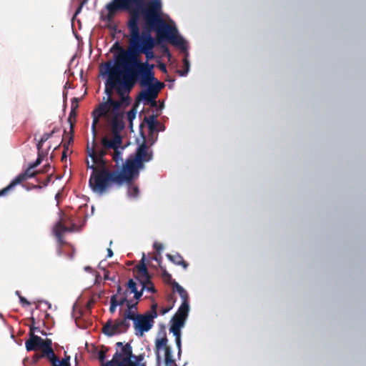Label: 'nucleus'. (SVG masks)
Masks as SVG:
<instances>
[{
  "mask_svg": "<svg viewBox=\"0 0 366 366\" xmlns=\"http://www.w3.org/2000/svg\"><path fill=\"white\" fill-rule=\"evenodd\" d=\"M167 300H168V301H172V302H174V298H173V296H172V295H168V297H167Z\"/></svg>",
  "mask_w": 366,
  "mask_h": 366,
  "instance_id": "53",
  "label": "nucleus"
},
{
  "mask_svg": "<svg viewBox=\"0 0 366 366\" xmlns=\"http://www.w3.org/2000/svg\"><path fill=\"white\" fill-rule=\"evenodd\" d=\"M145 256L143 254L142 259H141L139 264L136 266V269L137 271L138 275L142 280L149 279L150 278L147 265L144 262Z\"/></svg>",
  "mask_w": 366,
  "mask_h": 366,
  "instance_id": "21",
  "label": "nucleus"
},
{
  "mask_svg": "<svg viewBox=\"0 0 366 366\" xmlns=\"http://www.w3.org/2000/svg\"><path fill=\"white\" fill-rule=\"evenodd\" d=\"M84 6V2H81L78 6V8L76 9V11H75V14H74V16H76V15H78L81 11V9H82V7Z\"/></svg>",
  "mask_w": 366,
  "mask_h": 366,
  "instance_id": "45",
  "label": "nucleus"
},
{
  "mask_svg": "<svg viewBox=\"0 0 366 366\" xmlns=\"http://www.w3.org/2000/svg\"><path fill=\"white\" fill-rule=\"evenodd\" d=\"M105 73L109 74V79L106 83L105 93L108 95L107 100L103 98L104 102L100 103L92 112L93 122L92 124V132L94 136L97 134V125L99 119L106 115L110 109L117 110L122 107H126L130 104L131 99L129 93L134 85V80L132 76L131 69L127 70V74L121 80L117 76V70L112 66V61L106 62L104 65Z\"/></svg>",
  "mask_w": 366,
  "mask_h": 366,
  "instance_id": "2",
  "label": "nucleus"
},
{
  "mask_svg": "<svg viewBox=\"0 0 366 366\" xmlns=\"http://www.w3.org/2000/svg\"><path fill=\"white\" fill-rule=\"evenodd\" d=\"M167 257L172 263H174L176 265L182 266L184 269H187L189 266V264L184 259L183 257L179 253H176L174 254H167Z\"/></svg>",
  "mask_w": 366,
  "mask_h": 366,
  "instance_id": "20",
  "label": "nucleus"
},
{
  "mask_svg": "<svg viewBox=\"0 0 366 366\" xmlns=\"http://www.w3.org/2000/svg\"><path fill=\"white\" fill-rule=\"evenodd\" d=\"M76 114H76V110H71V109L69 115V117H68V122L70 124L71 129V130L73 129V127H74V122H75Z\"/></svg>",
  "mask_w": 366,
  "mask_h": 366,
  "instance_id": "32",
  "label": "nucleus"
},
{
  "mask_svg": "<svg viewBox=\"0 0 366 366\" xmlns=\"http://www.w3.org/2000/svg\"><path fill=\"white\" fill-rule=\"evenodd\" d=\"M183 64H184V69L182 71H179L180 76H186L188 74L189 70V61L187 57H185L183 59Z\"/></svg>",
  "mask_w": 366,
  "mask_h": 366,
  "instance_id": "31",
  "label": "nucleus"
},
{
  "mask_svg": "<svg viewBox=\"0 0 366 366\" xmlns=\"http://www.w3.org/2000/svg\"><path fill=\"white\" fill-rule=\"evenodd\" d=\"M104 279L105 280H110L112 281H114V278H112L109 277V271H106L105 273H104Z\"/></svg>",
  "mask_w": 366,
  "mask_h": 366,
  "instance_id": "48",
  "label": "nucleus"
},
{
  "mask_svg": "<svg viewBox=\"0 0 366 366\" xmlns=\"http://www.w3.org/2000/svg\"><path fill=\"white\" fill-rule=\"evenodd\" d=\"M155 140H152L150 143V145H152L154 143Z\"/></svg>",
  "mask_w": 366,
  "mask_h": 366,
  "instance_id": "60",
  "label": "nucleus"
},
{
  "mask_svg": "<svg viewBox=\"0 0 366 366\" xmlns=\"http://www.w3.org/2000/svg\"><path fill=\"white\" fill-rule=\"evenodd\" d=\"M92 174L90 176L89 184L94 192L102 194L109 188L112 184H120L117 179V172L110 171L107 168H97L95 165H92Z\"/></svg>",
  "mask_w": 366,
  "mask_h": 366,
  "instance_id": "8",
  "label": "nucleus"
},
{
  "mask_svg": "<svg viewBox=\"0 0 366 366\" xmlns=\"http://www.w3.org/2000/svg\"><path fill=\"white\" fill-rule=\"evenodd\" d=\"M51 174L50 175H48L46 178V179L43 182V185L44 187L47 186L48 184L51 182Z\"/></svg>",
  "mask_w": 366,
  "mask_h": 366,
  "instance_id": "46",
  "label": "nucleus"
},
{
  "mask_svg": "<svg viewBox=\"0 0 366 366\" xmlns=\"http://www.w3.org/2000/svg\"><path fill=\"white\" fill-rule=\"evenodd\" d=\"M126 54L134 66V69H131L134 84L137 79H139L142 86H147L146 90L140 92L139 98L150 103L152 107H155L157 105L155 99L161 89L164 87V84L154 77L152 64H149L147 61L141 62L132 54Z\"/></svg>",
  "mask_w": 366,
  "mask_h": 366,
  "instance_id": "4",
  "label": "nucleus"
},
{
  "mask_svg": "<svg viewBox=\"0 0 366 366\" xmlns=\"http://www.w3.org/2000/svg\"><path fill=\"white\" fill-rule=\"evenodd\" d=\"M45 154H44L43 151L42 152H38V157L37 158H41V161H43V159L44 157Z\"/></svg>",
  "mask_w": 366,
  "mask_h": 366,
  "instance_id": "51",
  "label": "nucleus"
},
{
  "mask_svg": "<svg viewBox=\"0 0 366 366\" xmlns=\"http://www.w3.org/2000/svg\"><path fill=\"white\" fill-rule=\"evenodd\" d=\"M106 9L108 14L103 19L109 23L113 21L118 11L125 10L129 12V30L132 19L136 16L137 25L139 26V20L142 16L146 27L149 31H156L159 39H165L182 49L186 48V42L178 34L177 29L167 24L162 19V0H113L106 5Z\"/></svg>",
  "mask_w": 366,
  "mask_h": 366,
  "instance_id": "1",
  "label": "nucleus"
},
{
  "mask_svg": "<svg viewBox=\"0 0 366 366\" xmlns=\"http://www.w3.org/2000/svg\"><path fill=\"white\" fill-rule=\"evenodd\" d=\"M131 156L142 168H144V164L152 160L153 151L150 146L144 141L137 148L135 153Z\"/></svg>",
  "mask_w": 366,
  "mask_h": 366,
  "instance_id": "12",
  "label": "nucleus"
},
{
  "mask_svg": "<svg viewBox=\"0 0 366 366\" xmlns=\"http://www.w3.org/2000/svg\"><path fill=\"white\" fill-rule=\"evenodd\" d=\"M88 0H83L81 2H84V4L86 3Z\"/></svg>",
  "mask_w": 366,
  "mask_h": 366,
  "instance_id": "61",
  "label": "nucleus"
},
{
  "mask_svg": "<svg viewBox=\"0 0 366 366\" xmlns=\"http://www.w3.org/2000/svg\"><path fill=\"white\" fill-rule=\"evenodd\" d=\"M142 292L143 290H142L140 292H139L138 290H136L135 292H133L132 293L134 294V298L136 300H139L140 297H142Z\"/></svg>",
  "mask_w": 366,
  "mask_h": 366,
  "instance_id": "44",
  "label": "nucleus"
},
{
  "mask_svg": "<svg viewBox=\"0 0 366 366\" xmlns=\"http://www.w3.org/2000/svg\"><path fill=\"white\" fill-rule=\"evenodd\" d=\"M60 131L59 128L54 127L51 132L44 133L41 138V142H46L50 137H51L55 133L59 132Z\"/></svg>",
  "mask_w": 366,
  "mask_h": 366,
  "instance_id": "29",
  "label": "nucleus"
},
{
  "mask_svg": "<svg viewBox=\"0 0 366 366\" xmlns=\"http://www.w3.org/2000/svg\"><path fill=\"white\" fill-rule=\"evenodd\" d=\"M122 143V138L121 135L118 133L114 134V137L112 139H108L107 137H104L102 139V145L104 149H112L116 150L121 147V144Z\"/></svg>",
  "mask_w": 366,
  "mask_h": 366,
  "instance_id": "16",
  "label": "nucleus"
},
{
  "mask_svg": "<svg viewBox=\"0 0 366 366\" xmlns=\"http://www.w3.org/2000/svg\"><path fill=\"white\" fill-rule=\"evenodd\" d=\"M117 307V295H113L111 297V299H110L109 312L112 314H114L115 312V311H116Z\"/></svg>",
  "mask_w": 366,
  "mask_h": 366,
  "instance_id": "30",
  "label": "nucleus"
},
{
  "mask_svg": "<svg viewBox=\"0 0 366 366\" xmlns=\"http://www.w3.org/2000/svg\"><path fill=\"white\" fill-rule=\"evenodd\" d=\"M71 141H72V137H70V139H69V141L68 144H69V142H70Z\"/></svg>",
  "mask_w": 366,
  "mask_h": 366,
  "instance_id": "62",
  "label": "nucleus"
},
{
  "mask_svg": "<svg viewBox=\"0 0 366 366\" xmlns=\"http://www.w3.org/2000/svg\"><path fill=\"white\" fill-rule=\"evenodd\" d=\"M164 356H165V364L167 366H171L174 365V366H177L174 362V360L172 358V351L170 347L166 348L164 350Z\"/></svg>",
  "mask_w": 366,
  "mask_h": 366,
  "instance_id": "25",
  "label": "nucleus"
},
{
  "mask_svg": "<svg viewBox=\"0 0 366 366\" xmlns=\"http://www.w3.org/2000/svg\"><path fill=\"white\" fill-rule=\"evenodd\" d=\"M161 268L162 269V278L164 279V281H166L167 282H170L172 280L171 274L165 269H163L162 267H161Z\"/></svg>",
  "mask_w": 366,
  "mask_h": 366,
  "instance_id": "35",
  "label": "nucleus"
},
{
  "mask_svg": "<svg viewBox=\"0 0 366 366\" xmlns=\"http://www.w3.org/2000/svg\"><path fill=\"white\" fill-rule=\"evenodd\" d=\"M127 310H119V317L112 320H109L102 327V332L108 336L126 333L130 327V320L133 319L137 313V302L132 303L129 300L127 304Z\"/></svg>",
  "mask_w": 366,
  "mask_h": 366,
  "instance_id": "5",
  "label": "nucleus"
},
{
  "mask_svg": "<svg viewBox=\"0 0 366 366\" xmlns=\"http://www.w3.org/2000/svg\"><path fill=\"white\" fill-rule=\"evenodd\" d=\"M113 255V252L110 248L107 249V257H111Z\"/></svg>",
  "mask_w": 366,
  "mask_h": 366,
  "instance_id": "52",
  "label": "nucleus"
},
{
  "mask_svg": "<svg viewBox=\"0 0 366 366\" xmlns=\"http://www.w3.org/2000/svg\"><path fill=\"white\" fill-rule=\"evenodd\" d=\"M41 162L42 161H41V158L40 157L37 158L36 159V161L34 162H33V163H31L29 164V166L31 167L34 169L35 168H36L41 163Z\"/></svg>",
  "mask_w": 366,
  "mask_h": 366,
  "instance_id": "40",
  "label": "nucleus"
},
{
  "mask_svg": "<svg viewBox=\"0 0 366 366\" xmlns=\"http://www.w3.org/2000/svg\"><path fill=\"white\" fill-rule=\"evenodd\" d=\"M112 159L118 165L120 162H122V152L119 149L114 150L112 153Z\"/></svg>",
  "mask_w": 366,
  "mask_h": 366,
  "instance_id": "27",
  "label": "nucleus"
},
{
  "mask_svg": "<svg viewBox=\"0 0 366 366\" xmlns=\"http://www.w3.org/2000/svg\"><path fill=\"white\" fill-rule=\"evenodd\" d=\"M115 349L116 352L112 359L107 362L105 366H145L144 363H142L144 355H134L130 343L117 342L115 344Z\"/></svg>",
  "mask_w": 366,
  "mask_h": 366,
  "instance_id": "7",
  "label": "nucleus"
},
{
  "mask_svg": "<svg viewBox=\"0 0 366 366\" xmlns=\"http://www.w3.org/2000/svg\"><path fill=\"white\" fill-rule=\"evenodd\" d=\"M31 325L29 327V338L25 342V347L27 351H38L39 353L35 354V360L39 359H48L53 357L54 350L52 348V341L51 339H42L35 335L36 331H39V327H35V319L31 317Z\"/></svg>",
  "mask_w": 366,
  "mask_h": 366,
  "instance_id": "6",
  "label": "nucleus"
},
{
  "mask_svg": "<svg viewBox=\"0 0 366 366\" xmlns=\"http://www.w3.org/2000/svg\"><path fill=\"white\" fill-rule=\"evenodd\" d=\"M107 150V149H104L102 147V148L100 150L97 151V155L99 157H104L108 154Z\"/></svg>",
  "mask_w": 366,
  "mask_h": 366,
  "instance_id": "38",
  "label": "nucleus"
},
{
  "mask_svg": "<svg viewBox=\"0 0 366 366\" xmlns=\"http://www.w3.org/2000/svg\"><path fill=\"white\" fill-rule=\"evenodd\" d=\"M16 295H18L19 297L20 295V292L19 291H16Z\"/></svg>",
  "mask_w": 366,
  "mask_h": 366,
  "instance_id": "59",
  "label": "nucleus"
},
{
  "mask_svg": "<svg viewBox=\"0 0 366 366\" xmlns=\"http://www.w3.org/2000/svg\"><path fill=\"white\" fill-rule=\"evenodd\" d=\"M32 187L34 189H41L42 186H41L40 184H38V185H34Z\"/></svg>",
  "mask_w": 366,
  "mask_h": 366,
  "instance_id": "54",
  "label": "nucleus"
},
{
  "mask_svg": "<svg viewBox=\"0 0 366 366\" xmlns=\"http://www.w3.org/2000/svg\"><path fill=\"white\" fill-rule=\"evenodd\" d=\"M173 285V289L179 293V296L182 299V303H185L187 306H189V302H188V294L187 291L181 286L179 285L177 282H174L172 283Z\"/></svg>",
  "mask_w": 366,
  "mask_h": 366,
  "instance_id": "23",
  "label": "nucleus"
},
{
  "mask_svg": "<svg viewBox=\"0 0 366 366\" xmlns=\"http://www.w3.org/2000/svg\"><path fill=\"white\" fill-rule=\"evenodd\" d=\"M121 292H122V287L120 285H119L117 287V293L121 294Z\"/></svg>",
  "mask_w": 366,
  "mask_h": 366,
  "instance_id": "56",
  "label": "nucleus"
},
{
  "mask_svg": "<svg viewBox=\"0 0 366 366\" xmlns=\"http://www.w3.org/2000/svg\"><path fill=\"white\" fill-rule=\"evenodd\" d=\"M40 174V171L34 170L29 165L27 169L17 175L10 184L5 188L0 190V194H6L9 191L13 189L14 187L21 182L30 179L35 177L37 174Z\"/></svg>",
  "mask_w": 366,
  "mask_h": 366,
  "instance_id": "13",
  "label": "nucleus"
},
{
  "mask_svg": "<svg viewBox=\"0 0 366 366\" xmlns=\"http://www.w3.org/2000/svg\"><path fill=\"white\" fill-rule=\"evenodd\" d=\"M159 68L162 72H167V67L164 64H160Z\"/></svg>",
  "mask_w": 366,
  "mask_h": 366,
  "instance_id": "49",
  "label": "nucleus"
},
{
  "mask_svg": "<svg viewBox=\"0 0 366 366\" xmlns=\"http://www.w3.org/2000/svg\"><path fill=\"white\" fill-rule=\"evenodd\" d=\"M153 247L154 249L159 253H160L161 251L163 249V245L159 242H154Z\"/></svg>",
  "mask_w": 366,
  "mask_h": 366,
  "instance_id": "39",
  "label": "nucleus"
},
{
  "mask_svg": "<svg viewBox=\"0 0 366 366\" xmlns=\"http://www.w3.org/2000/svg\"><path fill=\"white\" fill-rule=\"evenodd\" d=\"M162 337L159 338H157L155 340V347L157 350H160L161 349H163L164 350H166V348H169V347L167 346V338L166 335V331L164 327H162V330L159 332V335H161Z\"/></svg>",
  "mask_w": 366,
  "mask_h": 366,
  "instance_id": "18",
  "label": "nucleus"
},
{
  "mask_svg": "<svg viewBox=\"0 0 366 366\" xmlns=\"http://www.w3.org/2000/svg\"><path fill=\"white\" fill-rule=\"evenodd\" d=\"M78 107H79V99L76 97H74L73 99H71V109L76 111Z\"/></svg>",
  "mask_w": 366,
  "mask_h": 366,
  "instance_id": "37",
  "label": "nucleus"
},
{
  "mask_svg": "<svg viewBox=\"0 0 366 366\" xmlns=\"http://www.w3.org/2000/svg\"><path fill=\"white\" fill-rule=\"evenodd\" d=\"M143 169L130 155L122 164L121 171H116L118 176L117 177L121 184L124 182L130 184L139 177V171Z\"/></svg>",
  "mask_w": 366,
  "mask_h": 366,
  "instance_id": "10",
  "label": "nucleus"
},
{
  "mask_svg": "<svg viewBox=\"0 0 366 366\" xmlns=\"http://www.w3.org/2000/svg\"><path fill=\"white\" fill-rule=\"evenodd\" d=\"M146 31H144L140 34L139 27L137 25L136 16H134L129 24V46L130 50L127 51L124 50L118 42H116L113 46L117 47L119 51V54L117 56V64L118 66H122L126 68L127 70L134 69L131 60L126 54H132L138 59V54L142 53L146 55L147 60L152 59L154 57V52L152 51L155 42L154 39L150 34V31L145 26Z\"/></svg>",
  "mask_w": 366,
  "mask_h": 366,
  "instance_id": "3",
  "label": "nucleus"
},
{
  "mask_svg": "<svg viewBox=\"0 0 366 366\" xmlns=\"http://www.w3.org/2000/svg\"><path fill=\"white\" fill-rule=\"evenodd\" d=\"M87 167L92 169V164H89V162L86 161ZM92 165H94V164H92Z\"/></svg>",
  "mask_w": 366,
  "mask_h": 366,
  "instance_id": "55",
  "label": "nucleus"
},
{
  "mask_svg": "<svg viewBox=\"0 0 366 366\" xmlns=\"http://www.w3.org/2000/svg\"><path fill=\"white\" fill-rule=\"evenodd\" d=\"M157 303H153L151 310L144 314H138L133 319L134 328L135 334L138 336H143L144 334L152 329L154 324V320L157 317Z\"/></svg>",
  "mask_w": 366,
  "mask_h": 366,
  "instance_id": "9",
  "label": "nucleus"
},
{
  "mask_svg": "<svg viewBox=\"0 0 366 366\" xmlns=\"http://www.w3.org/2000/svg\"><path fill=\"white\" fill-rule=\"evenodd\" d=\"M92 134H93V139H92V147L89 146V143L87 144L86 152H87L88 155L92 158L93 163L94 164H96L99 168H107V161L104 159V158L97 155V151H96L97 134L95 136H94V133H92Z\"/></svg>",
  "mask_w": 366,
  "mask_h": 366,
  "instance_id": "15",
  "label": "nucleus"
},
{
  "mask_svg": "<svg viewBox=\"0 0 366 366\" xmlns=\"http://www.w3.org/2000/svg\"><path fill=\"white\" fill-rule=\"evenodd\" d=\"M71 231V229L65 226L61 221L59 222L54 228V232L55 235L57 237L58 240L61 242V244L63 243L62 241V234L65 232Z\"/></svg>",
  "mask_w": 366,
  "mask_h": 366,
  "instance_id": "22",
  "label": "nucleus"
},
{
  "mask_svg": "<svg viewBox=\"0 0 366 366\" xmlns=\"http://www.w3.org/2000/svg\"><path fill=\"white\" fill-rule=\"evenodd\" d=\"M160 259H161V257H160L159 258H158L157 257H154V259H155L156 261H159V260H160Z\"/></svg>",
  "mask_w": 366,
  "mask_h": 366,
  "instance_id": "58",
  "label": "nucleus"
},
{
  "mask_svg": "<svg viewBox=\"0 0 366 366\" xmlns=\"http://www.w3.org/2000/svg\"><path fill=\"white\" fill-rule=\"evenodd\" d=\"M127 287L131 290L130 292L132 293L133 292H135L136 290H137V284L136 282L130 279L128 282H127Z\"/></svg>",
  "mask_w": 366,
  "mask_h": 366,
  "instance_id": "34",
  "label": "nucleus"
},
{
  "mask_svg": "<svg viewBox=\"0 0 366 366\" xmlns=\"http://www.w3.org/2000/svg\"><path fill=\"white\" fill-rule=\"evenodd\" d=\"M136 114H137V111L134 107H133L132 109H130L127 112V119H128L129 122H130L131 126L132 124L133 119H135V117H136Z\"/></svg>",
  "mask_w": 366,
  "mask_h": 366,
  "instance_id": "33",
  "label": "nucleus"
},
{
  "mask_svg": "<svg viewBox=\"0 0 366 366\" xmlns=\"http://www.w3.org/2000/svg\"><path fill=\"white\" fill-rule=\"evenodd\" d=\"M36 332H40L43 335H46V333L44 330H41L39 329V331H36Z\"/></svg>",
  "mask_w": 366,
  "mask_h": 366,
  "instance_id": "57",
  "label": "nucleus"
},
{
  "mask_svg": "<svg viewBox=\"0 0 366 366\" xmlns=\"http://www.w3.org/2000/svg\"><path fill=\"white\" fill-rule=\"evenodd\" d=\"M19 301L23 305H29L30 302L21 295H19Z\"/></svg>",
  "mask_w": 366,
  "mask_h": 366,
  "instance_id": "43",
  "label": "nucleus"
},
{
  "mask_svg": "<svg viewBox=\"0 0 366 366\" xmlns=\"http://www.w3.org/2000/svg\"><path fill=\"white\" fill-rule=\"evenodd\" d=\"M173 307V305H171V306H168V307H162L161 310H160V312L161 314L163 315H165L166 313H167Z\"/></svg>",
  "mask_w": 366,
  "mask_h": 366,
  "instance_id": "42",
  "label": "nucleus"
},
{
  "mask_svg": "<svg viewBox=\"0 0 366 366\" xmlns=\"http://www.w3.org/2000/svg\"><path fill=\"white\" fill-rule=\"evenodd\" d=\"M128 301H129V300H127V298L126 292H124L122 297H121L119 300L117 299V306H122L124 304L127 305Z\"/></svg>",
  "mask_w": 366,
  "mask_h": 366,
  "instance_id": "36",
  "label": "nucleus"
},
{
  "mask_svg": "<svg viewBox=\"0 0 366 366\" xmlns=\"http://www.w3.org/2000/svg\"><path fill=\"white\" fill-rule=\"evenodd\" d=\"M140 282L142 285V290H146L150 292H155L154 287L153 285V283L151 282L150 278L141 280Z\"/></svg>",
  "mask_w": 366,
  "mask_h": 366,
  "instance_id": "24",
  "label": "nucleus"
},
{
  "mask_svg": "<svg viewBox=\"0 0 366 366\" xmlns=\"http://www.w3.org/2000/svg\"><path fill=\"white\" fill-rule=\"evenodd\" d=\"M47 361L51 363V366H71L70 356L67 355L66 352L64 354V357L62 360H60L54 352L53 357H48Z\"/></svg>",
  "mask_w": 366,
  "mask_h": 366,
  "instance_id": "17",
  "label": "nucleus"
},
{
  "mask_svg": "<svg viewBox=\"0 0 366 366\" xmlns=\"http://www.w3.org/2000/svg\"><path fill=\"white\" fill-rule=\"evenodd\" d=\"M156 117H157L154 114L144 117V122L147 124L149 136H152L154 132H157V126L159 125V123L156 120Z\"/></svg>",
  "mask_w": 366,
  "mask_h": 366,
  "instance_id": "19",
  "label": "nucleus"
},
{
  "mask_svg": "<svg viewBox=\"0 0 366 366\" xmlns=\"http://www.w3.org/2000/svg\"><path fill=\"white\" fill-rule=\"evenodd\" d=\"M64 150L62 153V157H61V160L64 161V159H66V149H67V147L66 146V144L64 145Z\"/></svg>",
  "mask_w": 366,
  "mask_h": 366,
  "instance_id": "50",
  "label": "nucleus"
},
{
  "mask_svg": "<svg viewBox=\"0 0 366 366\" xmlns=\"http://www.w3.org/2000/svg\"><path fill=\"white\" fill-rule=\"evenodd\" d=\"M102 117L111 120L112 132L114 134H119V132L124 127V124L122 119V114L120 112V109H117V110L110 109L108 113L106 115H103Z\"/></svg>",
  "mask_w": 366,
  "mask_h": 366,
  "instance_id": "14",
  "label": "nucleus"
},
{
  "mask_svg": "<svg viewBox=\"0 0 366 366\" xmlns=\"http://www.w3.org/2000/svg\"><path fill=\"white\" fill-rule=\"evenodd\" d=\"M3 194H0V196H2Z\"/></svg>",
  "mask_w": 366,
  "mask_h": 366,
  "instance_id": "63",
  "label": "nucleus"
},
{
  "mask_svg": "<svg viewBox=\"0 0 366 366\" xmlns=\"http://www.w3.org/2000/svg\"><path fill=\"white\" fill-rule=\"evenodd\" d=\"M44 142H41V140L40 139L37 144H36V147H37V150L38 152H42V147H43V144H44Z\"/></svg>",
  "mask_w": 366,
  "mask_h": 366,
  "instance_id": "47",
  "label": "nucleus"
},
{
  "mask_svg": "<svg viewBox=\"0 0 366 366\" xmlns=\"http://www.w3.org/2000/svg\"><path fill=\"white\" fill-rule=\"evenodd\" d=\"M189 310V306H187L185 303L182 304L171 320L172 325L169 331L175 336V342L179 352L181 347V329L184 326Z\"/></svg>",
  "mask_w": 366,
  "mask_h": 366,
  "instance_id": "11",
  "label": "nucleus"
},
{
  "mask_svg": "<svg viewBox=\"0 0 366 366\" xmlns=\"http://www.w3.org/2000/svg\"><path fill=\"white\" fill-rule=\"evenodd\" d=\"M51 168V165L49 164H45L41 169H39L40 171V174L47 173Z\"/></svg>",
  "mask_w": 366,
  "mask_h": 366,
  "instance_id": "41",
  "label": "nucleus"
},
{
  "mask_svg": "<svg viewBox=\"0 0 366 366\" xmlns=\"http://www.w3.org/2000/svg\"><path fill=\"white\" fill-rule=\"evenodd\" d=\"M128 195L130 197L137 198L139 196V187L137 186L133 185L132 182L130 184H128Z\"/></svg>",
  "mask_w": 366,
  "mask_h": 366,
  "instance_id": "26",
  "label": "nucleus"
},
{
  "mask_svg": "<svg viewBox=\"0 0 366 366\" xmlns=\"http://www.w3.org/2000/svg\"><path fill=\"white\" fill-rule=\"evenodd\" d=\"M107 351L108 348L104 347L98 352V359L101 362V366L106 365L104 360L106 359V353Z\"/></svg>",
  "mask_w": 366,
  "mask_h": 366,
  "instance_id": "28",
  "label": "nucleus"
}]
</instances>
